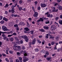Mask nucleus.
<instances>
[{
	"instance_id": "obj_32",
	"label": "nucleus",
	"mask_w": 62,
	"mask_h": 62,
	"mask_svg": "<svg viewBox=\"0 0 62 62\" xmlns=\"http://www.w3.org/2000/svg\"><path fill=\"white\" fill-rule=\"evenodd\" d=\"M17 55L18 56H20L21 55V53L19 52H17Z\"/></svg>"
},
{
	"instance_id": "obj_11",
	"label": "nucleus",
	"mask_w": 62,
	"mask_h": 62,
	"mask_svg": "<svg viewBox=\"0 0 62 62\" xmlns=\"http://www.w3.org/2000/svg\"><path fill=\"white\" fill-rule=\"evenodd\" d=\"M36 39L35 38L33 39V41L32 42V44H34L35 43V42H36Z\"/></svg>"
},
{
	"instance_id": "obj_63",
	"label": "nucleus",
	"mask_w": 62,
	"mask_h": 62,
	"mask_svg": "<svg viewBox=\"0 0 62 62\" xmlns=\"http://www.w3.org/2000/svg\"><path fill=\"white\" fill-rule=\"evenodd\" d=\"M59 44H62V41H60L59 42Z\"/></svg>"
},
{
	"instance_id": "obj_16",
	"label": "nucleus",
	"mask_w": 62,
	"mask_h": 62,
	"mask_svg": "<svg viewBox=\"0 0 62 62\" xmlns=\"http://www.w3.org/2000/svg\"><path fill=\"white\" fill-rule=\"evenodd\" d=\"M43 28H44L45 29H49V27L46 26H44Z\"/></svg>"
},
{
	"instance_id": "obj_34",
	"label": "nucleus",
	"mask_w": 62,
	"mask_h": 62,
	"mask_svg": "<svg viewBox=\"0 0 62 62\" xmlns=\"http://www.w3.org/2000/svg\"><path fill=\"white\" fill-rule=\"evenodd\" d=\"M12 23L11 22L9 24V25L10 26H12Z\"/></svg>"
},
{
	"instance_id": "obj_56",
	"label": "nucleus",
	"mask_w": 62,
	"mask_h": 62,
	"mask_svg": "<svg viewBox=\"0 0 62 62\" xmlns=\"http://www.w3.org/2000/svg\"><path fill=\"white\" fill-rule=\"evenodd\" d=\"M19 3L20 4H21V3H22V0H20L19 1Z\"/></svg>"
},
{
	"instance_id": "obj_40",
	"label": "nucleus",
	"mask_w": 62,
	"mask_h": 62,
	"mask_svg": "<svg viewBox=\"0 0 62 62\" xmlns=\"http://www.w3.org/2000/svg\"><path fill=\"white\" fill-rule=\"evenodd\" d=\"M9 52L10 54H12V53H13V52L12 51L10 50L9 51Z\"/></svg>"
},
{
	"instance_id": "obj_37",
	"label": "nucleus",
	"mask_w": 62,
	"mask_h": 62,
	"mask_svg": "<svg viewBox=\"0 0 62 62\" xmlns=\"http://www.w3.org/2000/svg\"><path fill=\"white\" fill-rule=\"evenodd\" d=\"M6 52H8L9 50V48H7L6 49Z\"/></svg>"
},
{
	"instance_id": "obj_35",
	"label": "nucleus",
	"mask_w": 62,
	"mask_h": 62,
	"mask_svg": "<svg viewBox=\"0 0 62 62\" xmlns=\"http://www.w3.org/2000/svg\"><path fill=\"white\" fill-rule=\"evenodd\" d=\"M7 39V37L6 36L4 37L3 38V39H4V40H6Z\"/></svg>"
},
{
	"instance_id": "obj_7",
	"label": "nucleus",
	"mask_w": 62,
	"mask_h": 62,
	"mask_svg": "<svg viewBox=\"0 0 62 62\" xmlns=\"http://www.w3.org/2000/svg\"><path fill=\"white\" fill-rule=\"evenodd\" d=\"M23 39H27V37L26 35H23L21 37Z\"/></svg>"
},
{
	"instance_id": "obj_46",
	"label": "nucleus",
	"mask_w": 62,
	"mask_h": 62,
	"mask_svg": "<svg viewBox=\"0 0 62 62\" xmlns=\"http://www.w3.org/2000/svg\"><path fill=\"white\" fill-rule=\"evenodd\" d=\"M50 23V22L49 21H46V24H48V23Z\"/></svg>"
},
{
	"instance_id": "obj_64",
	"label": "nucleus",
	"mask_w": 62,
	"mask_h": 62,
	"mask_svg": "<svg viewBox=\"0 0 62 62\" xmlns=\"http://www.w3.org/2000/svg\"><path fill=\"white\" fill-rule=\"evenodd\" d=\"M44 57H45V58H46V57H47V55H44Z\"/></svg>"
},
{
	"instance_id": "obj_31",
	"label": "nucleus",
	"mask_w": 62,
	"mask_h": 62,
	"mask_svg": "<svg viewBox=\"0 0 62 62\" xmlns=\"http://www.w3.org/2000/svg\"><path fill=\"white\" fill-rule=\"evenodd\" d=\"M6 32H1L0 31V35H1V33H2V34H4V33H6Z\"/></svg>"
},
{
	"instance_id": "obj_12",
	"label": "nucleus",
	"mask_w": 62,
	"mask_h": 62,
	"mask_svg": "<svg viewBox=\"0 0 62 62\" xmlns=\"http://www.w3.org/2000/svg\"><path fill=\"white\" fill-rule=\"evenodd\" d=\"M46 4H41V6L42 7H46Z\"/></svg>"
},
{
	"instance_id": "obj_3",
	"label": "nucleus",
	"mask_w": 62,
	"mask_h": 62,
	"mask_svg": "<svg viewBox=\"0 0 62 62\" xmlns=\"http://www.w3.org/2000/svg\"><path fill=\"white\" fill-rule=\"evenodd\" d=\"M23 58H24L23 60V61L24 62H26V61H28V60H29L28 58L26 57H25L24 56L23 57Z\"/></svg>"
},
{
	"instance_id": "obj_10",
	"label": "nucleus",
	"mask_w": 62,
	"mask_h": 62,
	"mask_svg": "<svg viewBox=\"0 0 62 62\" xmlns=\"http://www.w3.org/2000/svg\"><path fill=\"white\" fill-rule=\"evenodd\" d=\"M51 27V28H53V29H56V27H55V26L54 25H52Z\"/></svg>"
},
{
	"instance_id": "obj_59",
	"label": "nucleus",
	"mask_w": 62,
	"mask_h": 62,
	"mask_svg": "<svg viewBox=\"0 0 62 62\" xmlns=\"http://www.w3.org/2000/svg\"><path fill=\"white\" fill-rule=\"evenodd\" d=\"M13 35H15V36H16V35H17V34H16V33H13Z\"/></svg>"
},
{
	"instance_id": "obj_1",
	"label": "nucleus",
	"mask_w": 62,
	"mask_h": 62,
	"mask_svg": "<svg viewBox=\"0 0 62 62\" xmlns=\"http://www.w3.org/2000/svg\"><path fill=\"white\" fill-rule=\"evenodd\" d=\"M45 14V15H47V17H50V18L53 17V15L52 14L50 15V14H49V12L46 13Z\"/></svg>"
},
{
	"instance_id": "obj_41",
	"label": "nucleus",
	"mask_w": 62,
	"mask_h": 62,
	"mask_svg": "<svg viewBox=\"0 0 62 62\" xmlns=\"http://www.w3.org/2000/svg\"><path fill=\"white\" fill-rule=\"evenodd\" d=\"M13 2L14 3H18V1L16 0V1L14 0V1H13Z\"/></svg>"
},
{
	"instance_id": "obj_2",
	"label": "nucleus",
	"mask_w": 62,
	"mask_h": 62,
	"mask_svg": "<svg viewBox=\"0 0 62 62\" xmlns=\"http://www.w3.org/2000/svg\"><path fill=\"white\" fill-rule=\"evenodd\" d=\"M52 10H53L52 11L53 12H57V11H58V9H57L55 10V7H52L51 8Z\"/></svg>"
},
{
	"instance_id": "obj_29",
	"label": "nucleus",
	"mask_w": 62,
	"mask_h": 62,
	"mask_svg": "<svg viewBox=\"0 0 62 62\" xmlns=\"http://www.w3.org/2000/svg\"><path fill=\"white\" fill-rule=\"evenodd\" d=\"M17 5H18V3H16L15 4V5L14 6H12V7H13V8H14V7H16L17 6Z\"/></svg>"
},
{
	"instance_id": "obj_28",
	"label": "nucleus",
	"mask_w": 62,
	"mask_h": 62,
	"mask_svg": "<svg viewBox=\"0 0 62 62\" xmlns=\"http://www.w3.org/2000/svg\"><path fill=\"white\" fill-rule=\"evenodd\" d=\"M51 57H49V58H46V60L48 61H49L50 60H51Z\"/></svg>"
},
{
	"instance_id": "obj_6",
	"label": "nucleus",
	"mask_w": 62,
	"mask_h": 62,
	"mask_svg": "<svg viewBox=\"0 0 62 62\" xmlns=\"http://www.w3.org/2000/svg\"><path fill=\"white\" fill-rule=\"evenodd\" d=\"M40 21L43 22V19L42 18H40V19H39L37 21V22L39 23V22H40Z\"/></svg>"
},
{
	"instance_id": "obj_21",
	"label": "nucleus",
	"mask_w": 62,
	"mask_h": 62,
	"mask_svg": "<svg viewBox=\"0 0 62 62\" xmlns=\"http://www.w3.org/2000/svg\"><path fill=\"white\" fill-rule=\"evenodd\" d=\"M3 20H5V21L6 22H7V21H8V19L6 18L5 17H4L3 18Z\"/></svg>"
},
{
	"instance_id": "obj_39",
	"label": "nucleus",
	"mask_w": 62,
	"mask_h": 62,
	"mask_svg": "<svg viewBox=\"0 0 62 62\" xmlns=\"http://www.w3.org/2000/svg\"><path fill=\"white\" fill-rule=\"evenodd\" d=\"M10 62H13V60H12V58H11L9 59Z\"/></svg>"
},
{
	"instance_id": "obj_43",
	"label": "nucleus",
	"mask_w": 62,
	"mask_h": 62,
	"mask_svg": "<svg viewBox=\"0 0 62 62\" xmlns=\"http://www.w3.org/2000/svg\"><path fill=\"white\" fill-rule=\"evenodd\" d=\"M57 51L58 52H60V51H61V49L60 48H59L58 49Z\"/></svg>"
},
{
	"instance_id": "obj_19",
	"label": "nucleus",
	"mask_w": 62,
	"mask_h": 62,
	"mask_svg": "<svg viewBox=\"0 0 62 62\" xmlns=\"http://www.w3.org/2000/svg\"><path fill=\"white\" fill-rule=\"evenodd\" d=\"M39 31H41V32H44L45 31L43 29H39Z\"/></svg>"
},
{
	"instance_id": "obj_57",
	"label": "nucleus",
	"mask_w": 62,
	"mask_h": 62,
	"mask_svg": "<svg viewBox=\"0 0 62 62\" xmlns=\"http://www.w3.org/2000/svg\"><path fill=\"white\" fill-rule=\"evenodd\" d=\"M5 14L6 15H7V14H8V12H7V11H6L5 12Z\"/></svg>"
},
{
	"instance_id": "obj_53",
	"label": "nucleus",
	"mask_w": 62,
	"mask_h": 62,
	"mask_svg": "<svg viewBox=\"0 0 62 62\" xmlns=\"http://www.w3.org/2000/svg\"><path fill=\"white\" fill-rule=\"evenodd\" d=\"M2 18H3V16H0V20H2Z\"/></svg>"
},
{
	"instance_id": "obj_13",
	"label": "nucleus",
	"mask_w": 62,
	"mask_h": 62,
	"mask_svg": "<svg viewBox=\"0 0 62 62\" xmlns=\"http://www.w3.org/2000/svg\"><path fill=\"white\" fill-rule=\"evenodd\" d=\"M46 51H45V50H41V53L42 54H44V53H46Z\"/></svg>"
},
{
	"instance_id": "obj_58",
	"label": "nucleus",
	"mask_w": 62,
	"mask_h": 62,
	"mask_svg": "<svg viewBox=\"0 0 62 62\" xmlns=\"http://www.w3.org/2000/svg\"><path fill=\"white\" fill-rule=\"evenodd\" d=\"M16 62H20L19 61V60L18 59H17L16 60Z\"/></svg>"
},
{
	"instance_id": "obj_4",
	"label": "nucleus",
	"mask_w": 62,
	"mask_h": 62,
	"mask_svg": "<svg viewBox=\"0 0 62 62\" xmlns=\"http://www.w3.org/2000/svg\"><path fill=\"white\" fill-rule=\"evenodd\" d=\"M2 29H3V31H8V29H7V27L6 26H3L2 27Z\"/></svg>"
},
{
	"instance_id": "obj_48",
	"label": "nucleus",
	"mask_w": 62,
	"mask_h": 62,
	"mask_svg": "<svg viewBox=\"0 0 62 62\" xmlns=\"http://www.w3.org/2000/svg\"><path fill=\"white\" fill-rule=\"evenodd\" d=\"M5 60L6 61H7V62H9V61L8 59V58H6L5 59Z\"/></svg>"
},
{
	"instance_id": "obj_47",
	"label": "nucleus",
	"mask_w": 62,
	"mask_h": 62,
	"mask_svg": "<svg viewBox=\"0 0 62 62\" xmlns=\"http://www.w3.org/2000/svg\"><path fill=\"white\" fill-rule=\"evenodd\" d=\"M37 41L38 42H39V43H40L41 42V41L39 40H37Z\"/></svg>"
},
{
	"instance_id": "obj_20",
	"label": "nucleus",
	"mask_w": 62,
	"mask_h": 62,
	"mask_svg": "<svg viewBox=\"0 0 62 62\" xmlns=\"http://www.w3.org/2000/svg\"><path fill=\"white\" fill-rule=\"evenodd\" d=\"M46 53L45 54L46 55H48L49 54V52H48V51H46Z\"/></svg>"
},
{
	"instance_id": "obj_23",
	"label": "nucleus",
	"mask_w": 62,
	"mask_h": 62,
	"mask_svg": "<svg viewBox=\"0 0 62 62\" xmlns=\"http://www.w3.org/2000/svg\"><path fill=\"white\" fill-rule=\"evenodd\" d=\"M8 4H6V6H4L5 8H8L9 6Z\"/></svg>"
},
{
	"instance_id": "obj_61",
	"label": "nucleus",
	"mask_w": 62,
	"mask_h": 62,
	"mask_svg": "<svg viewBox=\"0 0 62 62\" xmlns=\"http://www.w3.org/2000/svg\"><path fill=\"white\" fill-rule=\"evenodd\" d=\"M34 3L35 5H37V3H38V2L37 1H35L34 2Z\"/></svg>"
},
{
	"instance_id": "obj_26",
	"label": "nucleus",
	"mask_w": 62,
	"mask_h": 62,
	"mask_svg": "<svg viewBox=\"0 0 62 62\" xmlns=\"http://www.w3.org/2000/svg\"><path fill=\"white\" fill-rule=\"evenodd\" d=\"M18 43H21V44H22V43H23V41L21 40L20 41H18Z\"/></svg>"
},
{
	"instance_id": "obj_60",
	"label": "nucleus",
	"mask_w": 62,
	"mask_h": 62,
	"mask_svg": "<svg viewBox=\"0 0 62 62\" xmlns=\"http://www.w3.org/2000/svg\"><path fill=\"white\" fill-rule=\"evenodd\" d=\"M60 18H61V19L62 18V14L60 16Z\"/></svg>"
},
{
	"instance_id": "obj_55",
	"label": "nucleus",
	"mask_w": 62,
	"mask_h": 62,
	"mask_svg": "<svg viewBox=\"0 0 62 62\" xmlns=\"http://www.w3.org/2000/svg\"><path fill=\"white\" fill-rule=\"evenodd\" d=\"M25 40L26 42H28V39L27 38Z\"/></svg>"
},
{
	"instance_id": "obj_50",
	"label": "nucleus",
	"mask_w": 62,
	"mask_h": 62,
	"mask_svg": "<svg viewBox=\"0 0 62 62\" xmlns=\"http://www.w3.org/2000/svg\"><path fill=\"white\" fill-rule=\"evenodd\" d=\"M14 17H19V16L17 15H14Z\"/></svg>"
},
{
	"instance_id": "obj_14",
	"label": "nucleus",
	"mask_w": 62,
	"mask_h": 62,
	"mask_svg": "<svg viewBox=\"0 0 62 62\" xmlns=\"http://www.w3.org/2000/svg\"><path fill=\"white\" fill-rule=\"evenodd\" d=\"M58 8L59 10H62V7L60 6L59 5L58 6Z\"/></svg>"
},
{
	"instance_id": "obj_22",
	"label": "nucleus",
	"mask_w": 62,
	"mask_h": 62,
	"mask_svg": "<svg viewBox=\"0 0 62 62\" xmlns=\"http://www.w3.org/2000/svg\"><path fill=\"white\" fill-rule=\"evenodd\" d=\"M18 9L20 10V11H21V10H23V9L22 8V7H21L18 8Z\"/></svg>"
},
{
	"instance_id": "obj_62",
	"label": "nucleus",
	"mask_w": 62,
	"mask_h": 62,
	"mask_svg": "<svg viewBox=\"0 0 62 62\" xmlns=\"http://www.w3.org/2000/svg\"><path fill=\"white\" fill-rule=\"evenodd\" d=\"M42 61V60L41 59H40L38 61V62H39V61Z\"/></svg>"
},
{
	"instance_id": "obj_33",
	"label": "nucleus",
	"mask_w": 62,
	"mask_h": 62,
	"mask_svg": "<svg viewBox=\"0 0 62 62\" xmlns=\"http://www.w3.org/2000/svg\"><path fill=\"white\" fill-rule=\"evenodd\" d=\"M14 26L15 27H18V25L17 24H15L14 25Z\"/></svg>"
},
{
	"instance_id": "obj_36",
	"label": "nucleus",
	"mask_w": 62,
	"mask_h": 62,
	"mask_svg": "<svg viewBox=\"0 0 62 62\" xmlns=\"http://www.w3.org/2000/svg\"><path fill=\"white\" fill-rule=\"evenodd\" d=\"M13 40H14V39L13 38H10V40L11 41H13Z\"/></svg>"
},
{
	"instance_id": "obj_9",
	"label": "nucleus",
	"mask_w": 62,
	"mask_h": 62,
	"mask_svg": "<svg viewBox=\"0 0 62 62\" xmlns=\"http://www.w3.org/2000/svg\"><path fill=\"white\" fill-rule=\"evenodd\" d=\"M19 25H24V22H21L18 24Z\"/></svg>"
},
{
	"instance_id": "obj_17",
	"label": "nucleus",
	"mask_w": 62,
	"mask_h": 62,
	"mask_svg": "<svg viewBox=\"0 0 62 62\" xmlns=\"http://www.w3.org/2000/svg\"><path fill=\"white\" fill-rule=\"evenodd\" d=\"M24 30H25L26 31H28L29 30V29H28L27 27H26L24 28Z\"/></svg>"
},
{
	"instance_id": "obj_5",
	"label": "nucleus",
	"mask_w": 62,
	"mask_h": 62,
	"mask_svg": "<svg viewBox=\"0 0 62 62\" xmlns=\"http://www.w3.org/2000/svg\"><path fill=\"white\" fill-rule=\"evenodd\" d=\"M34 14L33 15V16L34 17H37L38 16V13L37 12H36L35 11H34Z\"/></svg>"
},
{
	"instance_id": "obj_15",
	"label": "nucleus",
	"mask_w": 62,
	"mask_h": 62,
	"mask_svg": "<svg viewBox=\"0 0 62 62\" xmlns=\"http://www.w3.org/2000/svg\"><path fill=\"white\" fill-rule=\"evenodd\" d=\"M59 38H60V36H57L55 38L56 40V41H58V39H59Z\"/></svg>"
},
{
	"instance_id": "obj_38",
	"label": "nucleus",
	"mask_w": 62,
	"mask_h": 62,
	"mask_svg": "<svg viewBox=\"0 0 62 62\" xmlns=\"http://www.w3.org/2000/svg\"><path fill=\"white\" fill-rule=\"evenodd\" d=\"M39 51V49L37 48L35 50V52H38Z\"/></svg>"
},
{
	"instance_id": "obj_42",
	"label": "nucleus",
	"mask_w": 62,
	"mask_h": 62,
	"mask_svg": "<svg viewBox=\"0 0 62 62\" xmlns=\"http://www.w3.org/2000/svg\"><path fill=\"white\" fill-rule=\"evenodd\" d=\"M54 42H51V44L52 45H54Z\"/></svg>"
},
{
	"instance_id": "obj_25",
	"label": "nucleus",
	"mask_w": 62,
	"mask_h": 62,
	"mask_svg": "<svg viewBox=\"0 0 62 62\" xmlns=\"http://www.w3.org/2000/svg\"><path fill=\"white\" fill-rule=\"evenodd\" d=\"M19 60H20V61H20L21 62H22V58L21 57H19Z\"/></svg>"
},
{
	"instance_id": "obj_54",
	"label": "nucleus",
	"mask_w": 62,
	"mask_h": 62,
	"mask_svg": "<svg viewBox=\"0 0 62 62\" xmlns=\"http://www.w3.org/2000/svg\"><path fill=\"white\" fill-rule=\"evenodd\" d=\"M38 10H40V7H39L38 8Z\"/></svg>"
},
{
	"instance_id": "obj_44",
	"label": "nucleus",
	"mask_w": 62,
	"mask_h": 62,
	"mask_svg": "<svg viewBox=\"0 0 62 62\" xmlns=\"http://www.w3.org/2000/svg\"><path fill=\"white\" fill-rule=\"evenodd\" d=\"M58 19H59V17H56L55 18V20L56 21H57V20H58Z\"/></svg>"
},
{
	"instance_id": "obj_51",
	"label": "nucleus",
	"mask_w": 62,
	"mask_h": 62,
	"mask_svg": "<svg viewBox=\"0 0 62 62\" xmlns=\"http://www.w3.org/2000/svg\"><path fill=\"white\" fill-rule=\"evenodd\" d=\"M14 47H17V44H15L14 45Z\"/></svg>"
},
{
	"instance_id": "obj_49",
	"label": "nucleus",
	"mask_w": 62,
	"mask_h": 62,
	"mask_svg": "<svg viewBox=\"0 0 62 62\" xmlns=\"http://www.w3.org/2000/svg\"><path fill=\"white\" fill-rule=\"evenodd\" d=\"M13 35H9L8 36V37H11V36H12Z\"/></svg>"
},
{
	"instance_id": "obj_24",
	"label": "nucleus",
	"mask_w": 62,
	"mask_h": 62,
	"mask_svg": "<svg viewBox=\"0 0 62 62\" xmlns=\"http://www.w3.org/2000/svg\"><path fill=\"white\" fill-rule=\"evenodd\" d=\"M34 31H31L30 32V33L31 34H34Z\"/></svg>"
},
{
	"instance_id": "obj_8",
	"label": "nucleus",
	"mask_w": 62,
	"mask_h": 62,
	"mask_svg": "<svg viewBox=\"0 0 62 62\" xmlns=\"http://www.w3.org/2000/svg\"><path fill=\"white\" fill-rule=\"evenodd\" d=\"M14 8L12 7L11 11V12L12 13H14L15 12V11H14Z\"/></svg>"
},
{
	"instance_id": "obj_52",
	"label": "nucleus",
	"mask_w": 62,
	"mask_h": 62,
	"mask_svg": "<svg viewBox=\"0 0 62 62\" xmlns=\"http://www.w3.org/2000/svg\"><path fill=\"white\" fill-rule=\"evenodd\" d=\"M19 28L18 27H17L16 28V30L17 31H19Z\"/></svg>"
},
{
	"instance_id": "obj_45",
	"label": "nucleus",
	"mask_w": 62,
	"mask_h": 62,
	"mask_svg": "<svg viewBox=\"0 0 62 62\" xmlns=\"http://www.w3.org/2000/svg\"><path fill=\"white\" fill-rule=\"evenodd\" d=\"M0 23L2 24H3V23H4V21L3 20H2L0 22Z\"/></svg>"
},
{
	"instance_id": "obj_18",
	"label": "nucleus",
	"mask_w": 62,
	"mask_h": 62,
	"mask_svg": "<svg viewBox=\"0 0 62 62\" xmlns=\"http://www.w3.org/2000/svg\"><path fill=\"white\" fill-rule=\"evenodd\" d=\"M59 23L60 24L62 25V20H60L59 21Z\"/></svg>"
},
{
	"instance_id": "obj_27",
	"label": "nucleus",
	"mask_w": 62,
	"mask_h": 62,
	"mask_svg": "<svg viewBox=\"0 0 62 62\" xmlns=\"http://www.w3.org/2000/svg\"><path fill=\"white\" fill-rule=\"evenodd\" d=\"M48 35H49V34H47L46 35L45 37L46 39H48Z\"/></svg>"
},
{
	"instance_id": "obj_30",
	"label": "nucleus",
	"mask_w": 62,
	"mask_h": 62,
	"mask_svg": "<svg viewBox=\"0 0 62 62\" xmlns=\"http://www.w3.org/2000/svg\"><path fill=\"white\" fill-rule=\"evenodd\" d=\"M27 26L28 27H30V25H31L30 24H29V23H27Z\"/></svg>"
}]
</instances>
